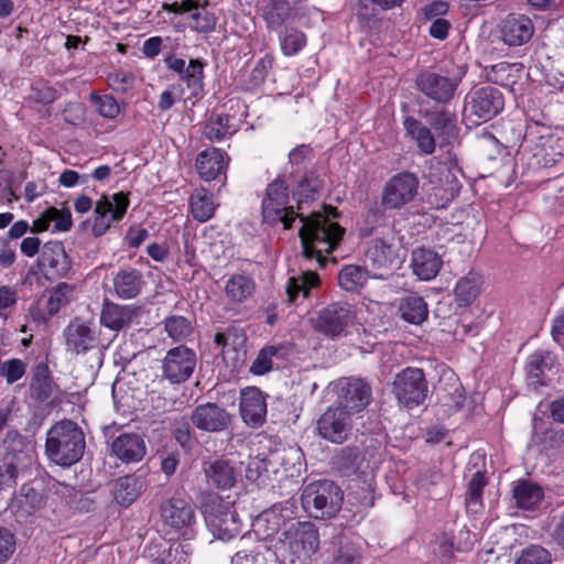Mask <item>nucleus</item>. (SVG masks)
Returning a JSON list of instances; mask_svg holds the SVG:
<instances>
[{
	"label": "nucleus",
	"instance_id": "nucleus-1",
	"mask_svg": "<svg viewBox=\"0 0 564 564\" xmlns=\"http://www.w3.org/2000/svg\"><path fill=\"white\" fill-rule=\"evenodd\" d=\"M294 214H283L279 220L283 224L284 229H289L294 221ZM300 216L302 226L299 235L303 247L302 254L305 259H316L319 265L326 263V258L323 252L330 253L343 238L345 229L338 225V223L330 219L328 216L332 215L334 218L340 214H295Z\"/></svg>",
	"mask_w": 564,
	"mask_h": 564
},
{
	"label": "nucleus",
	"instance_id": "nucleus-2",
	"mask_svg": "<svg viewBox=\"0 0 564 564\" xmlns=\"http://www.w3.org/2000/svg\"><path fill=\"white\" fill-rule=\"evenodd\" d=\"M86 441L82 427L74 421L62 420L46 432L45 455L54 464L70 467L85 453Z\"/></svg>",
	"mask_w": 564,
	"mask_h": 564
},
{
	"label": "nucleus",
	"instance_id": "nucleus-3",
	"mask_svg": "<svg viewBox=\"0 0 564 564\" xmlns=\"http://www.w3.org/2000/svg\"><path fill=\"white\" fill-rule=\"evenodd\" d=\"M467 66H455L452 69L421 70L415 78L416 89L437 105L449 102L466 75Z\"/></svg>",
	"mask_w": 564,
	"mask_h": 564
},
{
	"label": "nucleus",
	"instance_id": "nucleus-4",
	"mask_svg": "<svg viewBox=\"0 0 564 564\" xmlns=\"http://www.w3.org/2000/svg\"><path fill=\"white\" fill-rule=\"evenodd\" d=\"M343 491L330 480H318L307 484L301 495L304 511L315 519H330L341 508Z\"/></svg>",
	"mask_w": 564,
	"mask_h": 564
},
{
	"label": "nucleus",
	"instance_id": "nucleus-5",
	"mask_svg": "<svg viewBox=\"0 0 564 564\" xmlns=\"http://www.w3.org/2000/svg\"><path fill=\"white\" fill-rule=\"evenodd\" d=\"M200 503L207 527L215 538L229 541L240 533L241 521L232 502L212 492L205 495Z\"/></svg>",
	"mask_w": 564,
	"mask_h": 564
},
{
	"label": "nucleus",
	"instance_id": "nucleus-6",
	"mask_svg": "<svg viewBox=\"0 0 564 564\" xmlns=\"http://www.w3.org/2000/svg\"><path fill=\"white\" fill-rule=\"evenodd\" d=\"M4 449L0 462V491L17 484L19 466L31 462L32 448L17 430H8L2 441Z\"/></svg>",
	"mask_w": 564,
	"mask_h": 564
},
{
	"label": "nucleus",
	"instance_id": "nucleus-7",
	"mask_svg": "<svg viewBox=\"0 0 564 564\" xmlns=\"http://www.w3.org/2000/svg\"><path fill=\"white\" fill-rule=\"evenodd\" d=\"M279 542L282 547L295 557H307L319 546L318 533L315 525L308 521L291 519L280 533Z\"/></svg>",
	"mask_w": 564,
	"mask_h": 564
},
{
	"label": "nucleus",
	"instance_id": "nucleus-8",
	"mask_svg": "<svg viewBox=\"0 0 564 564\" xmlns=\"http://www.w3.org/2000/svg\"><path fill=\"white\" fill-rule=\"evenodd\" d=\"M419 178L411 172L393 175L381 193V204L387 209H401L414 200L419 191Z\"/></svg>",
	"mask_w": 564,
	"mask_h": 564
},
{
	"label": "nucleus",
	"instance_id": "nucleus-9",
	"mask_svg": "<svg viewBox=\"0 0 564 564\" xmlns=\"http://www.w3.org/2000/svg\"><path fill=\"white\" fill-rule=\"evenodd\" d=\"M352 414L345 408L328 406L319 416L316 430L321 437L334 444L345 443L352 430Z\"/></svg>",
	"mask_w": 564,
	"mask_h": 564
},
{
	"label": "nucleus",
	"instance_id": "nucleus-10",
	"mask_svg": "<svg viewBox=\"0 0 564 564\" xmlns=\"http://www.w3.org/2000/svg\"><path fill=\"white\" fill-rule=\"evenodd\" d=\"M392 384L398 401L408 408L423 403L426 398L427 383L421 369H404L395 376Z\"/></svg>",
	"mask_w": 564,
	"mask_h": 564
},
{
	"label": "nucleus",
	"instance_id": "nucleus-11",
	"mask_svg": "<svg viewBox=\"0 0 564 564\" xmlns=\"http://www.w3.org/2000/svg\"><path fill=\"white\" fill-rule=\"evenodd\" d=\"M503 96L495 87L485 86L466 96L464 111L481 121H488L503 109Z\"/></svg>",
	"mask_w": 564,
	"mask_h": 564
},
{
	"label": "nucleus",
	"instance_id": "nucleus-12",
	"mask_svg": "<svg viewBox=\"0 0 564 564\" xmlns=\"http://www.w3.org/2000/svg\"><path fill=\"white\" fill-rule=\"evenodd\" d=\"M161 519L169 530L181 533L186 539L192 536L195 511L186 500L181 498L167 500L161 507Z\"/></svg>",
	"mask_w": 564,
	"mask_h": 564
},
{
	"label": "nucleus",
	"instance_id": "nucleus-13",
	"mask_svg": "<svg viewBox=\"0 0 564 564\" xmlns=\"http://www.w3.org/2000/svg\"><path fill=\"white\" fill-rule=\"evenodd\" d=\"M355 319V314L348 303H332L323 308L317 317L316 328L330 337L340 336Z\"/></svg>",
	"mask_w": 564,
	"mask_h": 564
},
{
	"label": "nucleus",
	"instance_id": "nucleus-14",
	"mask_svg": "<svg viewBox=\"0 0 564 564\" xmlns=\"http://www.w3.org/2000/svg\"><path fill=\"white\" fill-rule=\"evenodd\" d=\"M196 367L195 352L181 345L170 349L163 359V376L172 383L186 381Z\"/></svg>",
	"mask_w": 564,
	"mask_h": 564
},
{
	"label": "nucleus",
	"instance_id": "nucleus-15",
	"mask_svg": "<svg viewBox=\"0 0 564 564\" xmlns=\"http://www.w3.org/2000/svg\"><path fill=\"white\" fill-rule=\"evenodd\" d=\"M338 405L352 415L362 411L371 400V388L358 378H344L337 382Z\"/></svg>",
	"mask_w": 564,
	"mask_h": 564
},
{
	"label": "nucleus",
	"instance_id": "nucleus-16",
	"mask_svg": "<svg viewBox=\"0 0 564 564\" xmlns=\"http://www.w3.org/2000/svg\"><path fill=\"white\" fill-rule=\"evenodd\" d=\"M500 40L509 47L527 44L533 36V21L525 14L509 13L499 24Z\"/></svg>",
	"mask_w": 564,
	"mask_h": 564
},
{
	"label": "nucleus",
	"instance_id": "nucleus-17",
	"mask_svg": "<svg viewBox=\"0 0 564 564\" xmlns=\"http://www.w3.org/2000/svg\"><path fill=\"white\" fill-rule=\"evenodd\" d=\"M191 421L200 431L217 433L228 427L230 414L217 403L207 402L192 411Z\"/></svg>",
	"mask_w": 564,
	"mask_h": 564
},
{
	"label": "nucleus",
	"instance_id": "nucleus-18",
	"mask_svg": "<svg viewBox=\"0 0 564 564\" xmlns=\"http://www.w3.org/2000/svg\"><path fill=\"white\" fill-rule=\"evenodd\" d=\"M292 180L294 181L292 197L299 210L318 199L324 188V180L316 169L305 170Z\"/></svg>",
	"mask_w": 564,
	"mask_h": 564
},
{
	"label": "nucleus",
	"instance_id": "nucleus-19",
	"mask_svg": "<svg viewBox=\"0 0 564 564\" xmlns=\"http://www.w3.org/2000/svg\"><path fill=\"white\" fill-rule=\"evenodd\" d=\"M240 414L243 422L250 427H259L265 422V395L256 387H247L241 391Z\"/></svg>",
	"mask_w": 564,
	"mask_h": 564
},
{
	"label": "nucleus",
	"instance_id": "nucleus-20",
	"mask_svg": "<svg viewBox=\"0 0 564 564\" xmlns=\"http://www.w3.org/2000/svg\"><path fill=\"white\" fill-rule=\"evenodd\" d=\"M291 519V511L288 507L273 506L253 520L252 528L260 539L265 540L282 532Z\"/></svg>",
	"mask_w": 564,
	"mask_h": 564
},
{
	"label": "nucleus",
	"instance_id": "nucleus-21",
	"mask_svg": "<svg viewBox=\"0 0 564 564\" xmlns=\"http://www.w3.org/2000/svg\"><path fill=\"white\" fill-rule=\"evenodd\" d=\"M66 349L84 354L97 347L98 338L90 325L79 318L74 319L64 330Z\"/></svg>",
	"mask_w": 564,
	"mask_h": 564
},
{
	"label": "nucleus",
	"instance_id": "nucleus-22",
	"mask_svg": "<svg viewBox=\"0 0 564 564\" xmlns=\"http://www.w3.org/2000/svg\"><path fill=\"white\" fill-rule=\"evenodd\" d=\"M145 443L137 433H123L111 443V453L123 463L140 462L145 455Z\"/></svg>",
	"mask_w": 564,
	"mask_h": 564
},
{
	"label": "nucleus",
	"instance_id": "nucleus-23",
	"mask_svg": "<svg viewBox=\"0 0 564 564\" xmlns=\"http://www.w3.org/2000/svg\"><path fill=\"white\" fill-rule=\"evenodd\" d=\"M138 314V307L105 301L100 313V323L111 330L119 332L129 327Z\"/></svg>",
	"mask_w": 564,
	"mask_h": 564
},
{
	"label": "nucleus",
	"instance_id": "nucleus-24",
	"mask_svg": "<svg viewBox=\"0 0 564 564\" xmlns=\"http://www.w3.org/2000/svg\"><path fill=\"white\" fill-rule=\"evenodd\" d=\"M147 552L155 564H189L192 547L188 543H152Z\"/></svg>",
	"mask_w": 564,
	"mask_h": 564
},
{
	"label": "nucleus",
	"instance_id": "nucleus-25",
	"mask_svg": "<svg viewBox=\"0 0 564 564\" xmlns=\"http://www.w3.org/2000/svg\"><path fill=\"white\" fill-rule=\"evenodd\" d=\"M443 265L440 254L430 248H416L411 253L413 273L423 281L434 279Z\"/></svg>",
	"mask_w": 564,
	"mask_h": 564
},
{
	"label": "nucleus",
	"instance_id": "nucleus-26",
	"mask_svg": "<svg viewBox=\"0 0 564 564\" xmlns=\"http://www.w3.org/2000/svg\"><path fill=\"white\" fill-rule=\"evenodd\" d=\"M290 189L283 175H278L265 188L262 199V212H294L293 206H289Z\"/></svg>",
	"mask_w": 564,
	"mask_h": 564
},
{
	"label": "nucleus",
	"instance_id": "nucleus-27",
	"mask_svg": "<svg viewBox=\"0 0 564 564\" xmlns=\"http://www.w3.org/2000/svg\"><path fill=\"white\" fill-rule=\"evenodd\" d=\"M367 261L371 263L376 278L383 279L387 275L388 269L392 267L398 260V256L392 245L387 243L383 239L378 238L371 241L366 252Z\"/></svg>",
	"mask_w": 564,
	"mask_h": 564
},
{
	"label": "nucleus",
	"instance_id": "nucleus-28",
	"mask_svg": "<svg viewBox=\"0 0 564 564\" xmlns=\"http://www.w3.org/2000/svg\"><path fill=\"white\" fill-rule=\"evenodd\" d=\"M227 154L217 148H209L198 153L196 170L205 181L215 180L227 166Z\"/></svg>",
	"mask_w": 564,
	"mask_h": 564
},
{
	"label": "nucleus",
	"instance_id": "nucleus-29",
	"mask_svg": "<svg viewBox=\"0 0 564 564\" xmlns=\"http://www.w3.org/2000/svg\"><path fill=\"white\" fill-rule=\"evenodd\" d=\"M206 479L220 489L231 488L236 482V473L225 459H210L203 464Z\"/></svg>",
	"mask_w": 564,
	"mask_h": 564
},
{
	"label": "nucleus",
	"instance_id": "nucleus-30",
	"mask_svg": "<svg viewBox=\"0 0 564 564\" xmlns=\"http://www.w3.org/2000/svg\"><path fill=\"white\" fill-rule=\"evenodd\" d=\"M554 365V357L547 350H536L528 357L527 377L534 386L546 384V371Z\"/></svg>",
	"mask_w": 564,
	"mask_h": 564
},
{
	"label": "nucleus",
	"instance_id": "nucleus-31",
	"mask_svg": "<svg viewBox=\"0 0 564 564\" xmlns=\"http://www.w3.org/2000/svg\"><path fill=\"white\" fill-rule=\"evenodd\" d=\"M143 489L144 481L141 476L127 475L115 481L113 497L119 505L128 507L138 499Z\"/></svg>",
	"mask_w": 564,
	"mask_h": 564
},
{
	"label": "nucleus",
	"instance_id": "nucleus-32",
	"mask_svg": "<svg viewBox=\"0 0 564 564\" xmlns=\"http://www.w3.org/2000/svg\"><path fill=\"white\" fill-rule=\"evenodd\" d=\"M294 7L289 0H268L262 8V18L269 30H278L293 15Z\"/></svg>",
	"mask_w": 564,
	"mask_h": 564
},
{
	"label": "nucleus",
	"instance_id": "nucleus-33",
	"mask_svg": "<svg viewBox=\"0 0 564 564\" xmlns=\"http://www.w3.org/2000/svg\"><path fill=\"white\" fill-rule=\"evenodd\" d=\"M143 285V278L135 269L120 270L113 278V289L121 299L135 297Z\"/></svg>",
	"mask_w": 564,
	"mask_h": 564
},
{
	"label": "nucleus",
	"instance_id": "nucleus-34",
	"mask_svg": "<svg viewBox=\"0 0 564 564\" xmlns=\"http://www.w3.org/2000/svg\"><path fill=\"white\" fill-rule=\"evenodd\" d=\"M319 285V276L317 273L307 270L299 276H291L286 283L285 292L288 302L294 303L300 294L307 297L311 289Z\"/></svg>",
	"mask_w": 564,
	"mask_h": 564
},
{
	"label": "nucleus",
	"instance_id": "nucleus-35",
	"mask_svg": "<svg viewBox=\"0 0 564 564\" xmlns=\"http://www.w3.org/2000/svg\"><path fill=\"white\" fill-rule=\"evenodd\" d=\"M513 499L521 509H533L539 506L543 499L542 488L529 480H522L513 488Z\"/></svg>",
	"mask_w": 564,
	"mask_h": 564
},
{
	"label": "nucleus",
	"instance_id": "nucleus-36",
	"mask_svg": "<svg viewBox=\"0 0 564 564\" xmlns=\"http://www.w3.org/2000/svg\"><path fill=\"white\" fill-rule=\"evenodd\" d=\"M401 317L412 324L419 325L427 317V305L421 296H406L399 305Z\"/></svg>",
	"mask_w": 564,
	"mask_h": 564
},
{
	"label": "nucleus",
	"instance_id": "nucleus-37",
	"mask_svg": "<svg viewBox=\"0 0 564 564\" xmlns=\"http://www.w3.org/2000/svg\"><path fill=\"white\" fill-rule=\"evenodd\" d=\"M404 128L406 132L416 141L419 149L423 153L431 154L434 152L435 140L429 128L412 117H408L404 120Z\"/></svg>",
	"mask_w": 564,
	"mask_h": 564
},
{
	"label": "nucleus",
	"instance_id": "nucleus-38",
	"mask_svg": "<svg viewBox=\"0 0 564 564\" xmlns=\"http://www.w3.org/2000/svg\"><path fill=\"white\" fill-rule=\"evenodd\" d=\"M253 291V281L241 274L232 275L225 285L226 295L234 303L243 302L252 295Z\"/></svg>",
	"mask_w": 564,
	"mask_h": 564
},
{
	"label": "nucleus",
	"instance_id": "nucleus-39",
	"mask_svg": "<svg viewBox=\"0 0 564 564\" xmlns=\"http://www.w3.org/2000/svg\"><path fill=\"white\" fill-rule=\"evenodd\" d=\"M279 42L285 56H293L301 52L307 42L306 35L293 26H285L279 33Z\"/></svg>",
	"mask_w": 564,
	"mask_h": 564
},
{
	"label": "nucleus",
	"instance_id": "nucleus-40",
	"mask_svg": "<svg viewBox=\"0 0 564 564\" xmlns=\"http://www.w3.org/2000/svg\"><path fill=\"white\" fill-rule=\"evenodd\" d=\"M480 278L475 273H469L458 280L455 286V296L459 305L470 304L479 294Z\"/></svg>",
	"mask_w": 564,
	"mask_h": 564
},
{
	"label": "nucleus",
	"instance_id": "nucleus-41",
	"mask_svg": "<svg viewBox=\"0 0 564 564\" xmlns=\"http://www.w3.org/2000/svg\"><path fill=\"white\" fill-rule=\"evenodd\" d=\"M332 564H360V551L346 536H340L334 545Z\"/></svg>",
	"mask_w": 564,
	"mask_h": 564
},
{
	"label": "nucleus",
	"instance_id": "nucleus-42",
	"mask_svg": "<svg viewBox=\"0 0 564 564\" xmlns=\"http://www.w3.org/2000/svg\"><path fill=\"white\" fill-rule=\"evenodd\" d=\"M230 117L226 113H212L204 127V135L212 142H219L227 135H231L229 126Z\"/></svg>",
	"mask_w": 564,
	"mask_h": 564
},
{
	"label": "nucleus",
	"instance_id": "nucleus-43",
	"mask_svg": "<svg viewBox=\"0 0 564 564\" xmlns=\"http://www.w3.org/2000/svg\"><path fill=\"white\" fill-rule=\"evenodd\" d=\"M204 65L198 59H191L183 75H181V79L186 84L189 96L198 97L204 88Z\"/></svg>",
	"mask_w": 564,
	"mask_h": 564
},
{
	"label": "nucleus",
	"instance_id": "nucleus-44",
	"mask_svg": "<svg viewBox=\"0 0 564 564\" xmlns=\"http://www.w3.org/2000/svg\"><path fill=\"white\" fill-rule=\"evenodd\" d=\"M513 70L519 72L518 64L501 62L487 68L486 76L494 84L509 87L517 82V75L513 74Z\"/></svg>",
	"mask_w": 564,
	"mask_h": 564
},
{
	"label": "nucleus",
	"instance_id": "nucleus-45",
	"mask_svg": "<svg viewBox=\"0 0 564 564\" xmlns=\"http://www.w3.org/2000/svg\"><path fill=\"white\" fill-rule=\"evenodd\" d=\"M367 271L354 264L345 265L338 274L339 285L350 292L361 288L367 282Z\"/></svg>",
	"mask_w": 564,
	"mask_h": 564
},
{
	"label": "nucleus",
	"instance_id": "nucleus-46",
	"mask_svg": "<svg viewBox=\"0 0 564 564\" xmlns=\"http://www.w3.org/2000/svg\"><path fill=\"white\" fill-rule=\"evenodd\" d=\"M359 236L366 238L372 235H383L390 232V224L384 214H364L361 221L358 223Z\"/></svg>",
	"mask_w": 564,
	"mask_h": 564
},
{
	"label": "nucleus",
	"instance_id": "nucleus-47",
	"mask_svg": "<svg viewBox=\"0 0 564 564\" xmlns=\"http://www.w3.org/2000/svg\"><path fill=\"white\" fill-rule=\"evenodd\" d=\"M313 155L314 152L310 144H299L292 149L288 155L291 167L289 178H295L299 174H302L304 172L303 167L312 161Z\"/></svg>",
	"mask_w": 564,
	"mask_h": 564
},
{
	"label": "nucleus",
	"instance_id": "nucleus-48",
	"mask_svg": "<svg viewBox=\"0 0 564 564\" xmlns=\"http://www.w3.org/2000/svg\"><path fill=\"white\" fill-rule=\"evenodd\" d=\"M487 478L482 471H476L468 484L466 507L471 512H477L481 507V496Z\"/></svg>",
	"mask_w": 564,
	"mask_h": 564
},
{
	"label": "nucleus",
	"instance_id": "nucleus-49",
	"mask_svg": "<svg viewBox=\"0 0 564 564\" xmlns=\"http://www.w3.org/2000/svg\"><path fill=\"white\" fill-rule=\"evenodd\" d=\"M281 350V346H267L262 348L253 360L250 371L257 376L269 372L273 368V359L279 356Z\"/></svg>",
	"mask_w": 564,
	"mask_h": 564
},
{
	"label": "nucleus",
	"instance_id": "nucleus-50",
	"mask_svg": "<svg viewBox=\"0 0 564 564\" xmlns=\"http://www.w3.org/2000/svg\"><path fill=\"white\" fill-rule=\"evenodd\" d=\"M164 328L170 338L175 341L186 339L192 330V323L184 316L173 315L165 319Z\"/></svg>",
	"mask_w": 564,
	"mask_h": 564
},
{
	"label": "nucleus",
	"instance_id": "nucleus-51",
	"mask_svg": "<svg viewBox=\"0 0 564 564\" xmlns=\"http://www.w3.org/2000/svg\"><path fill=\"white\" fill-rule=\"evenodd\" d=\"M129 207V193L119 192L112 195H102L96 202L94 212H127Z\"/></svg>",
	"mask_w": 564,
	"mask_h": 564
},
{
	"label": "nucleus",
	"instance_id": "nucleus-52",
	"mask_svg": "<svg viewBox=\"0 0 564 564\" xmlns=\"http://www.w3.org/2000/svg\"><path fill=\"white\" fill-rule=\"evenodd\" d=\"M31 388L36 393L37 399L42 401L52 394V381L46 365H39L36 367Z\"/></svg>",
	"mask_w": 564,
	"mask_h": 564
},
{
	"label": "nucleus",
	"instance_id": "nucleus-53",
	"mask_svg": "<svg viewBox=\"0 0 564 564\" xmlns=\"http://www.w3.org/2000/svg\"><path fill=\"white\" fill-rule=\"evenodd\" d=\"M191 212H215L219 203L213 193L205 188H196L189 198Z\"/></svg>",
	"mask_w": 564,
	"mask_h": 564
},
{
	"label": "nucleus",
	"instance_id": "nucleus-54",
	"mask_svg": "<svg viewBox=\"0 0 564 564\" xmlns=\"http://www.w3.org/2000/svg\"><path fill=\"white\" fill-rule=\"evenodd\" d=\"M517 564H552V558L544 547L530 545L521 551Z\"/></svg>",
	"mask_w": 564,
	"mask_h": 564
},
{
	"label": "nucleus",
	"instance_id": "nucleus-55",
	"mask_svg": "<svg viewBox=\"0 0 564 564\" xmlns=\"http://www.w3.org/2000/svg\"><path fill=\"white\" fill-rule=\"evenodd\" d=\"M74 288L66 283H59L51 293L47 301V311L55 314L61 307L65 306L72 297Z\"/></svg>",
	"mask_w": 564,
	"mask_h": 564
},
{
	"label": "nucleus",
	"instance_id": "nucleus-56",
	"mask_svg": "<svg viewBox=\"0 0 564 564\" xmlns=\"http://www.w3.org/2000/svg\"><path fill=\"white\" fill-rule=\"evenodd\" d=\"M90 100L97 107L99 115L104 118L115 119L120 113V106L111 95L99 96L97 94H91Z\"/></svg>",
	"mask_w": 564,
	"mask_h": 564
},
{
	"label": "nucleus",
	"instance_id": "nucleus-57",
	"mask_svg": "<svg viewBox=\"0 0 564 564\" xmlns=\"http://www.w3.org/2000/svg\"><path fill=\"white\" fill-rule=\"evenodd\" d=\"M123 215L124 214H94V216L86 219L83 225L85 227L90 226L95 236H101L107 231L112 221L121 220Z\"/></svg>",
	"mask_w": 564,
	"mask_h": 564
},
{
	"label": "nucleus",
	"instance_id": "nucleus-58",
	"mask_svg": "<svg viewBox=\"0 0 564 564\" xmlns=\"http://www.w3.org/2000/svg\"><path fill=\"white\" fill-rule=\"evenodd\" d=\"M26 371V364L18 358L8 359L0 364V375L7 383H13L21 379Z\"/></svg>",
	"mask_w": 564,
	"mask_h": 564
},
{
	"label": "nucleus",
	"instance_id": "nucleus-59",
	"mask_svg": "<svg viewBox=\"0 0 564 564\" xmlns=\"http://www.w3.org/2000/svg\"><path fill=\"white\" fill-rule=\"evenodd\" d=\"M109 86L118 93H127L130 90L135 82V77L131 72L117 70L109 73L107 76Z\"/></svg>",
	"mask_w": 564,
	"mask_h": 564
},
{
	"label": "nucleus",
	"instance_id": "nucleus-60",
	"mask_svg": "<svg viewBox=\"0 0 564 564\" xmlns=\"http://www.w3.org/2000/svg\"><path fill=\"white\" fill-rule=\"evenodd\" d=\"M29 99L41 105H48L56 99V90L44 83H36L30 89Z\"/></svg>",
	"mask_w": 564,
	"mask_h": 564
},
{
	"label": "nucleus",
	"instance_id": "nucleus-61",
	"mask_svg": "<svg viewBox=\"0 0 564 564\" xmlns=\"http://www.w3.org/2000/svg\"><path fill=\"white\" fill-rule=\"evenodd\" d=\"M20 507L29 510L36 509L42 503V496L32 487L23 485L20 489V494L17 497Z\"/></svg>",
	"mask_w": 564,
	"mask_h": 564
},
{
	"label": "nucleus",
	"instance_id": "nucleus-62",
	"mask_svg": "<svg viewBox=\"0 0 564 564\" xmlns=\"http://www.w3.org/2000/svg\"><path fill=\"white\" fill-rule=\"evenodd\" d=\"M430 124L435 131L448 133L455 127V117L447 110H441L432 117Z\"/></svg>",
	"mask_w": 564,
	"mask_h": 564
},
{
	"label": "nucleus",
	"instance_id": "nucleus-63",
	"mask_svg": "<svg viewBox=\"0 0 564 564\" xmlns=\"http://www.w3.org/2000/svg\"><path fill=\"white\" fill-rule=\"evenodd\" d=\"M273 66V57L271 55H265L260 58L256 66L252 68L250 73V78L253 85H260L264 82L269 72Z\"/></svg>",
	"mask_w": 564,
	"mask_h": 564
},
{
	"label": "nucleus",
	"instance_id": "nucleus-64",
	"mask_svg": "<svg viewBox=\"0 0 564 564\" xmlns=\"http://www.w3.org/2000/svg\"><path fill=\"white\" fill-rule=\"evenodd\" d=\"M15 550V538L13 533L3 527H0V563H4Z\"/></svg>",
	"mask_w": 564,
	"mask_h": 564
}]
</instances>
